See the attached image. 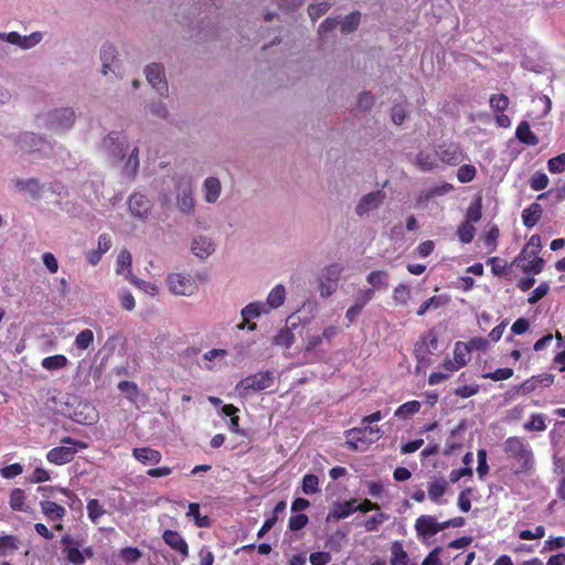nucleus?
Masks as SVG:
<instances>
[{
    "instance_id": "nucleus-1",
    "label": "nucleus",
    "mask_w": 565,
    "mask_h": 565,
    "mask_svg": "<svg viewBox=\"0 0 565 565\" xmlns=\"http://www.w3.org/2000/svg\"><path fill=\"white\" fill-rule=\"evenodd\" d=\"M502 450L513 475H531L535 467V457L531 445L520 436L508 437L502 444Z\"/></svg>"
},
{
    "instance_id": "nucleus-2",
    "label": "nucleus",
    "mask_w": 565,
    "mask_h": 565,
    "mask_svg": "<svg viewBox=\"0 0 565 565\" xmlns=\"http://www.w3.org/2000/svg\"><path fill=\"white\" fill-rule=\"evenodd\" d=\"M345 446L351 451L364 450L380 438V429L363 425L344 431Z\"/></svg>"
},
{
    "instance_id": "nucleus-3",
    "label": "nucleus",
    "mask_w": 565,
    "mask_h": 565,
    "mask_svg": "<svg viewBox=\"0 0 565 565\" xmlns=\"http://www.w3.org/2000/svg\"><path fill=\"white\" fill-rule=\"evenodd\" d=\"M61 446L54 447L46 454V460L51 463L62 466L71 462L78 450L86 449L87 444L72 437H63Z\"/></svg>"
},
{
    "instance_id": "nucleus-4",
    "label": "nucleus",
    "mask_w": 565,
    "mask_h": 565,
    "mask_svg": "<svg viewBox=\"0 0 565 565\" xmlns=\"http://www.w3.org/2000/svg\"><path fill=\"white\" fill-rule=\"evenodd\" d=\"M542 248L541 236L539 234L532 235L519 256L515 258V262H521L525 257H533V260L530 263H523L520 265V268L526 274H540L544 267V259L539 256Z\"/></svg>"
},
{
    "instance_id": "nucleus-5",
    "label": "nucleus",
    "mask_w": 565,
    "mask_h": 565,
    "mask_svg": "<svg viewBox=\"0 0 565 565\" xmlns=\"http://www.w3.org/2000/svg\"><path fill=\"white\" fill-rule=\"evenodd\" d=\"M275 376L271 371H260L244 377L236 384V391L241 395H247L249 392H259L273 386Z\"/></svg>"
},
{
    "instance_id": "nucleus-6",
    "label": "nucleus",
    "mask_w": 565,
    "mask_h": 565,
    "mask_svg": "<svg viewBox=\"0 0 565 565\" xmlns=\"http://www.w3.org/2000/svg\"><path fill=\"white\" fill-rule=\"evenodd\" d=\"M438 348V337L434 329L428 330L419 337L414 345V355L418 363H430L429 354L434 353Z\"/></svg>"
},
{
    "instance_id": "nucleus-7",
    "label": "nucleus",
    "mask_w": 565,
    "mask_h": 565,
    "mask_svg": "<svg viewBox=\"0 0 565 565\" xmlns=\"http://www.w3.org/2000/svg\"><path fill=\"white\" fill-rule=\"evenodd\" d=\"M169 290L179 296H192L198 291V282L191 275L173 273L168 276Z\"/></svg>"
},
{
    "instance_id": "nucleus-8",
    "label": "nucleus",
    "mask_w": 565,
    "mask_h": 565,
    "mask_svg": "<svg viewBox=\"0 0 565 565\" xmlns=\"http://www.w3.org/2000/svg\"><path fill=\"white\" fill-rule=\"evenodd\" d=\"M443 530V522L438 523L433 515H420L415 521V531L418 537H430Z\"/></svg>"
},
{
    "instance_id": "nucleus-9",
    "label": "nucleus",
    "mask_w": 565,
    "mask_h": 565,
    "mask_svg": "<svg viewBox=\"0 0 565 565\" xmlns=\"http://www.w3.org/2000/svg\"><path fill=\"white\" fill-rule=\"evenodd\" d=\"M148 83L158 90L160 95L168 93V83L162 65L153 63L146 68Z\"/></svg>"
},
{
    "instance_id": "nucleus-10",
    "label": "nucleus",
    "mask_w": 565,
    "mask_h": 565,
    "mask_svg": "<svg viewBox=\"0 0 565 565\" xmlns=\"http://www.w3.org/2000/svg\"><path fill=\"white\" fill-rule=\"evenodd\" d=\"M436 156L449 166H457L463 160V153L460 147L456 143L440 145L436 149Z\"/></svg>"
},
{
    "instance_id": "nucleus-11",
    "label": "nucleus",
    "mask_w": 565,
    "mask_h": 565,
    "mask_svg": "<svg viewBox=\"0 0 565 565\" xmlns=\"http://www.w3.org/2000/svg\"><path fill=\"white\" fill-rule=\"evenodd\" d=\"M162 540L171 550L178 552L182 558L189 556V545L178 531L166 530L162 533Z\"/></svg>"
},
{
    "instance_id": "nucleus-12",
    "label": "nucleus",
    "mask_w": 565,
    "mask_h": 565,
    "mask_svg": "<svg viewBox=\"0 0 565 565\" xmlns=\"http://www.w3.org/2000/svg\"><path fill=\"white\" fill-rule=\"evenodd\" d=\"M75 121V113L72 108H62L55 110L51 115L50 126L52 129L58 131L68 129Z\"/></svg>"
},
{
    "instance_id": "nucleus-13",
    "label": "nucleus",
    "mask_w": 565,
    "mask_h": 565,
    "mask_svg": "<svg viewBox=\"0 0 565 565\" xmlns=\"http://www.w3.org/2000/svg\"><path fill=\"white\" fill-rule=\"evenodd\" d=\"M385 199V193L381 190L373 191L362 196L359 201L355 212L358 215L362 216L367 214L370 211L376 209L382 204Z\"/></svg>"
},
{
    "instance_id": "nucleus-14",
    "label": "nucleus",
    "mask_w": 565,
    "mask_h": 565,
    "mask_svg": "<svg viewBox=\"0 0 565 565\" xmlns=\"http://www.w3.org/2000/svg\"><path fill=\"white\" fill-rule=\"evenodd\" d=\"M128 207L135 217L146 218L150 213L151 202L147 196L135 193L128 200Z\"/></svg>"
},
{
    "instance_id": "nucleus-15",
    "label": "nucleus",
    "mask_w": 565,
    "mask_h": 565,
    "mask_svg": "<svg viewBox=\"0 0 565 565\" xmlns=\"http://www.w3.org/2000/svg\"><path fill=\"white\" fill-rule=\"evenodd\" d=\"M452 190H454L452 184H450L448 182H443L439 185L430 186L426 190H423L419 193V195L416 200V204L418 206H425L431 199L445 195Z\"/></svg>"
},
{
    "instance_id": "nucleus-16",
    "label": "nucleus",
    "mask_w": 565,
    "mask_h": 565,
    "mask_svg": "<svg viewBox=\"0 0 565 565\" xmlns=\"http://www.w3.org/2000/svg\"><path fill=\"white\" fill-rule=\"evenodd\" d=\"M263 305L259 302H252L244 307L241 311L242 315V322L237 324V329L243 330L247 328L250 331H254L256 329L255 322H249L252 318H257L262 313Z\"/></svg>"
},
{
    "instance_id": "nucleus-17",
    "label": "nucleus",
    "mask_w": 565,
    "mask_h": 565,
    "mask_svg": "<svg viewBox=\"0 0 565 565\" xmlns=\"http://www.w3.org/2000/svg\"><path fill=\"white\" fill-rule=\"evenodd\" d=\"M355 503H356L355 499H350L344 502H335L332 505L327 520L328 521L329 520L339 521V520L350 516L352 513L355 512Z\"/></svg>"
},
{
    "instance_id": "nucleus-18",
    "label": "nucleus",
    "mask_w": 565,
    "mask_h": 565,
    "mask_svg": "<svg viewBox=\"0 0 565 565\" xmlns=\"http://www.w3.org/2000/svg\"><path fill=\"white\" fill-rule=\"evenodd\" d=\"M177 206L184 214H191L194 211V200L192 189L189 184L179 185Z\"/></svg>"
},
{
    "instance_id": "nucleus-19",
    "label": "nucleus",
    "mask_w": 565,
    "mask_h": 565,
    "mask_svg": "<svg viewBox=\"0 0 565 565\" xmlns=\"http://www.w3.org/2000/svg\"><path fill=\"white\" fill-rule=\"evenodd\" d=\"M132 456L143 465H157L162 459V455L159 450L149 447L135 448Z\"/></svg>"
},
{
    "instance_id": "nucleus-20",
    "label": "nucleus",
    "mask_w": 565,
    "mask_h": 565,
    "mask_svg": "<svg viewBox=\"0 0 565 565\" xmlns=\"http://www.w3.org/2000/svg\"><path fill=\"white\" fill-rule=\"evenodd\" d=\"M40 507L47 521H62L66 514L65 508L53 501H41Z\"/></svg>"
},
{
    "instance_id": "nucleus-21",
    "label": "nucleus",
    "mask_w": 565,
    "mask_h": 565,
    "mask_svg": "<svg viewBox=\"0 0 565 565\" xmlns=\"http://www.w3.org/2000/svg\"><path fill=\"white\" fill-rule=\"evenodd\" d=\"M543 215V207L541 204L534 202L530 204L522 212V221L525 227L532 228L534 227Z\"/></svg>"
},
{
    "instance_id": "nucleus-22",
    "label": "nucleus",
    "mask_w": 565,
    "mask_h": 565,
    "mask_svg": "<svg viewBox=\"0 0 565 565\" xmlns=\"http://www.w3.org/2000/svg\"><path fill=\"white\" fill-rule=\"evenodd\" d=\"M43 142V139L33 132H23L20 135L18 140V145L21 151L28 153L40 150V147Z\"/></svg>"
},
{
    "instance_id": "nucleus-23",
    "label": "nucleus",
    "mask_w": 565,
    "mask_h": 565,
    "mask_svg": "<svg viewBox=\"0 0 565 565\" xmlns=\"http://www.w3.org/2000/svg\"><path fill=\"white\" fill-rule=\"evenodd\" d=\"M192 252L199 258H206L214 252V243L205 236H198L193 239Z\"/></svg>"
},
{
    "instance_id": "nucleus-24",
    "label": "nucleus",
    "mask_w": 565,
    "mask_h": 565,
    "mask_svg": "<svg viewBox=\"0 0 565 565\" xmlns=\"http://www.w3.org/2000/svg\"><path fill=\"white\" fill-rule=\"evenodd\" d=\"M515 137L526 146H536L540 141L539 137L531 130L530 124L525 120L521 121L516 127Z\"/></svg>"
},
{
    "instance_id": "nucleus-25",
    "label": "nucleus",
    "mask_w": 565,
    "mask_h": 565,
    "mask_svg": "<svg viewBox=\"0 0 565 565\" xmlns=\"http://www.w3.org/2000/svg\"><path fill=\"white\" fill-rule=\"evenodd\" d=\"M188 518H192L194 524L198 527H211L213 524L212 519L209 515H202L200 512V504L196 502H191L188 507L186 512Z\"/></svg>"
},
{
    "instance_id": "nucleus-26",
    "label": "nucleus",
    "mask_w": 565,
    "mask_h": 565,
    "mask_svg": "<svg viewBox=\"0 0 565 565\" xmlns=\"http://www.w3.org/2000/svg\"><path fill=\"white\" fill-rule=\"evenodd\" d=\"M20 546V540L13 534H4L0 536V556L6 557L14 554Z\"/></svg>"
},
{
    "instance_id": "nucleus-27",
    "label": "nucleus",
    "mask_w": 565,
    "mask_h": 565,
    "mask_svg": "<svg viewBox=\"0 0 565 565\" xmlns=\"http://www.w3.org/2000/svg\"><path fill=\"white\" fill-rule=\"evenodd\" d=\"M13 182L20 192H29L33 198H39L41 184L38 179H15Z\"/></svg>"
},
{
    "instance_id": "nucleus-28",
    "label": "nucleus",
    "mask_w": 565,
    "mask_h": 565,
    "mask_svg": "<svg viewBox=\"0 0 565 565\" xmlns=\"http://www.w3.org/2000/svg\"><path fill=\"white\" fill-rule=\"evenodd\" d=\"M428 498L439 503V499L445 494L447 490V481L444 478H436L428 483Z\"/></svg>"
},
{
    "instance_id": "nucleus-29",
    "label": "nucleus",
    "mask_w": 565,
    "mask_h": 565,
    "mask_svg": "<svg viewBox=\"0 0 565 565\" xmlns=\"http://www.w3.org/2000/svg\"><path fill=\"white\" fill-rule=\"evenodd\" d=\"M447 302H448L447 296H433V297L428 298L427 300H425L419 306L416 313H417V316L423 317L430 309H439V308L444 307L445 305H447Z\"/></svg>"
},
{
    "instance_id": "nucleus-30",
    "label": "nucleus",
    "mask_w": 565,
    "mask_h": 565,
    "mask_svg": "<svg viewBox=\"0 0 565 565\" xmlns=\"http://www.w3.org/2000/svg\"><path fill=\"white\" fill-rule=\"evenodd\" d=\"M409 562L408 554L399 541L393 542L391 546V565H407Z\"/></svg>"
},
{
    "instance_id": "nucleus-31",
    "label": "nucleus",
    "mask_w": 565,
    "mask_h": 565,
    "mask_svg": "<svg viewBox=\"0 0 565 565\" xmlns=\"http://www.w3.org/2000/svg\"><path fill=\"white\" fill-rule=\"evenodd\" d=\"M25 492L20 488H14L10 492L9 505L13 511L25 512L28 507L25 505Z\"/></svg>"
},
{
    "instance_id": "nucleus-32",
    "label": "nucleus",
    "mask_w": 565,
    "mask_h": 565,
    "mask_svg": "<svg viewBox=\"0 0 565 565\" xmlns=\"http://www.w3.org/2000/svg\"><path fill=\"white\" fill-rule=\"evenodd\" d=\"M422 404L418 401H408L402 404L394 412V416L399 419H407L420 411Z\"/></svg>"
},
{
    "instance_id": "nucleus-33",
    "label": "nucleus",
    "mask_w": 565,
    "mask_h": 565,
    "mask_svg": "<svg viewBox=\"0 0 565 565\" xmlns=\"http://www.w3.org/2000/svg\"><path fill=\"white\" fill-rule=\"evenodd\" d=\"M205 200L209 203H214L221 193V183L216 178H207L204 182Z\"/></svg>"
},
{
    "instance_id": "nucleus-34",
    "label": "nucleus",
    "mask_w": 565,
    "mask_h": 565,
    "mask_svg": "<svg viewBox=\"0 0 565 565\" xmlns=\"http://www.w3.org/2000/svg\"><path fill=\"white\" fill-rule=\"evenodd\" d=\"M285 297H286L285 287L282 285H277L268 294L267 305L271 309H277L284 303Z\"/></svg>"
},
{
    "instance_id": "nucleus-35",
    "label": "nucleus",
    "mask_w": 565,
    "mask_h": 565,
    "mask_svg": "<svg viewBox=\"0 0 565 565\" xmlns=\"http://www.w3.org/2000/svg\"><path fill=\"white\" fill-rule=\"evenodd\" d=\"M482 217V199L480 195L476 196L467 209L466 221L470 223H478Z\"/></svg>"
},
{
    "instance_id": "nucleus-36",
    "label": "nucleus",
    "mask_w": 565,
    "mask_h": 565,
    "mask_svg": "<svg viewBox=\"0 0 565 565\" xmlns=\"http://www.w3.org/2000/svg\"><path fill=\"white\" fill-rule=\"evenodd\" d=\"M390 275L386 270H373L366 276V281L373 288H387Z\"/></svg>"
},
{
    "instance_id": "nucleus-37",
    "label": "nucleus",
    "mask_w": 565,
    "mask_h": 565,
    "mask_svg": "<svg viewBox=\"0 0 565 565\" xmlns=\"http://www.w3.org/2000/svg\"><path fill=\"white\" fill-rule=\"evenodd\" d=\"M68 360L63 354L46 356L42 360L41 365L47 371L60 370L67 365Z\"/></svg>"
},
{
    "instance_id": "nucleus-38",
    "label": "nucleus",
    "mask_w": 565,
    "mask_h": 565,
    "mask_svg": "<svg viewBox=\"0 0 565 565\" xmlns=\"http://www.w3.org/2000/svg\"><path fill=\"white\" fill-rule=\"evenodd\" d=\"M471 359V353L465 342L458 341L454 348V360L461 367L466 366Z\"/></svg>"
},
{
    "instance_id": "nucleus-39",
    "label": "nucleus",
    "mask_w": 565,
    "mask_h": 565,
    "mask_svg": "<svg viewBox=\"0 0 565 565\" xmlns=\"http://www.w3.org/2000/svg\"><path fill=\"white\" fill-rule=\"evenodd\" d=\"M342 271L343 267L338 263L328 265L322 269L320 279L338 284Z\"/></svg>"
},
{
    "instance_id": "nucleus-40",
    "label": "nucleus",
    "mask_w": 565,
    "mask_h": 565,
    "mask_svg": "<svg viewBox=\"0 0 565 565\" xmlns=\"http://www.w3.org/2000/svg\"><path fill=\"white\" fill-rule=\"evenodd\" d=\"M87 515L88 519L94 523L97 524L99 522V519L106 513V510L100 504V502L97 499H90L87 501Z\"/></svg>"
},
{
    "instance_id": "nucleus-41",
    "label": "nucleus",
    "mask_w": 565,
    "mask_h": 565,
    "mask_svg": "<svg viewBox=\"0 0 565 565\" xmlns=\"http://www.w3.org/2000/svg\"><path fill=\"white\" fill-rule=\"evenodd\" d=\"M319 478L313 473H306L301 482V491L303 494L311 495L319 492Z\"/></svg>"
},
{
    "instance_id": "nucleus-42",
    "label": "nucleus",
    "mask_w": 565,
    "mask_h": 565,
    "mask_svg": "<svg viewBox=\"0 0 565 565\" xmlns=\"http://www.w3.org/2000/svg\"><path fill=\"white\" fill-rule=\"evenodd\" d=\"M475 234L476 228L473 226V223L467 221L462 222L457 228L458 238L463 244L472 242Z\"/></svg>"
},
{
    "instance_id": "nucleus-43",
    "label": "nucleus",
    "mask_w": 565,
    "mask_h": 565,
    "mask_svg": "<svg viewBox=\"0 0 565 565\" xmlns=\"http://www.w3.org/2000/svg\"><path fill=\"white\" fill-rule=\"evenodd\" d=\"M361 14L359 11H353L341 21V32L351 33L355 31L360 24Z\"/></svg>"
},
{
    "instance_id": "nucleus-44",
    "label": "nucleus",
    "mask_w": 565,
    "mask_h": 565,
    "mask_svg": "<svg viewBox=\"0 0 565 565\" xmlns=\"http://www.w3.org/2000/svg\"><path fill=\"white\" fill-rule=\"evenodd\" d=\"M138 153H139L138 148H134L125 163L124 172L130 179H134L136 177L138 168H139Z\"/></svg>"
},
{
    "instance_id": "nucleus-45",
    "label": "nucleus",
    "mask_w": 565,
    "mask_h": 565,
    "mask_svg": "<svg viewBox=\"0 0 565 565\" xmlns=\"http://www.w3.org/2000/svg\"><path fill=\"white\" fill-rule=\"evenodd\" d=\"M393 300L395 303L406 306L411 299V288L405 284H399L393 289Z\"/></svg>"
},
{
    "instance_id": "nucleus-46",
    "label": "nucleus",
    "mask_w": 565,
    "mask_h": 565,
    "mask_svg": "<svg viewBox=\"0 0 565 565\" xmlns=\"http://www.w3.org/2000/svg\"><path fill=\"white\" fill-rule=\"evenodd\" d=\"M295 341V334L291 330L285 328L280 329L279 332L275 335L273 343L275 345H279L286 349H289Z\"/></svg>"
},
{
    "instance_id": "nucleus-47",
    "label": "nucleus",
    "mask_w": 565,
    "mask_h": 565,
    "mask_svg": "<svg viewBox=\"0 0 565 565\" xmlns=\"http://www.w3.org/2000/svg\"><path fill=\"white\" fill-rule=\"evenodd\" d=\"M490 107L495 113H503L508 109L510 100L504 94H493L489 99Z\"/></svg>"
},
{
    "instance_id": "nucleus-48",
    "label": "nucleus",
    "mask_w": 565,
    "mask_h": 565,
    "mask_svg": "<svg viewBox=\"0 0 565 565\" xmlns=\"http://www.w3.org/2000/svg\"><path fill=\"white\" fill-rule=\"evenodd\" d=\"M523 428L527 431H543L546 429L545 416L542 414H533Z\"/></svg>"
},
{
    "instance_id": "nucleus-49",
    "label": "nucleus",
    "mask_w": 565,
    "mask_h": 565,
    "mask_svg": "<svg viewBox=\"0 0 565 565\" xmlns=\"http://www.w3.org/2000/svg\"><path fill=\"white\" fill-rule=\"evenodd\" d=\"M116 50L113 45H104L100 51V60L103 62V74L106 75L110 70V65L115 60Z\"/></svg>"
},
{
    "instance_id": "nucleus-50",
    "label": "nucleus",
    "mask_w": 565,
    "mask_h": 565,
    "mask_svg": "<svg viewBox=\"0 0 565 565\" xmlns=\"http://www.w3.org/2000/svg\"><path fill=\"white\" fill-rule=\"evenodd\" d=\"M416 163L423 171H431L437 168V163L433 156L424 151L417 153Z\"/></svg>"
},
{
    "instance_id": "nucleus-51",
    "label": "nucleus",
    "mask_w": 565,
    "mask_h": 565,
    "mask_svg": "<svg viewBox=\"0 0 565 565\" xmlns=\"http://www.w3.org/2000/svg\"><path fill=\"white\" fill-rule=\"evenodd\" d=\"M63 553L68 563L73 565H84V553H82V551H79L77 546L66 547L63 550Z\"/></svg>"
},
{
    "instance_id": "nucleus-52",
    "label": "nucleus",
    "mask_w": 565,
    "mask_h": 565,
    "mask_svg": "<svg viewBox=\"0 0 565 565\" xmlns=\"http://www.w3.org/2000/svg\"><path fill=\"white\" fill-rule=\"evenodd\" d=\"M94 342V333L90 329L81 331L75 338V345L79 350H86Z\"/></svg>"
},
{
    "instance_id": "nucleus-53",
    "label": "nucleus",
    "mask_w": 565,
    "mask_h": 565,
    "mask_svg": "<svg viewBox=\"0 0 565 565\" xmlns=\"http://www.w3.org/2000/svg\"><path fill=\"white\" fill-rule=\"evenodd\" d=\"M119 556L126 563H136L141 558L142 553L137 547L126 546L119 551Z\"/></svg>"
},
{
    "instance_id": "nucleus-54",
    "label": "nucleus",
    "mask_w": 565,
    "mask_h": 565,
    "mask_svg": "<svg viewBox=\"0 0 565 565\" xmlns=\"http://www.w3.org/2000/svg\"><path fill=\"white\" fill-rule=\"evenodd\" d=\"M117 386L120 392L127 393V398L129 401L136 402L137 396L139 395V388L135 382L120 381Z\"/></svg>"
},
{
    "instance_id": "nucleus-55",
    "label": "nucleus",
    "mask_w": 565,
    "mask_h": 565,
    "mask_svg": "<svg viewBox=\"0 0 565 565\" xmlns=\"http://www.w3.org/2000/svg\"><path fill=\"white\" fill-rule=\"evenodd\" d=\"M131 263H132L131 254L127 249H122L117 256V262H116L117 274L124 273L125 269H127L130 273Z\"/></svg>"
},
{
    "instance_id": "nucleus-56",
    "label": "nucleus",
    "mask_w": 565,
    "mask_h": 565,
    "mask_svg": "<svg viewBox=\"0 0 565 565\" xmlns=\"http://www.w3.org/2000/svg\"><path fill=\"white\" fill-rule=\"evenodd\" d=\"M477 170L472 164H462L457 171V178L461 183H468L476 178Z\"/></svg>"
},
{
    "instance_id": "nucleus-57",
    "label": "nucleus",
    "mask_w": 565,
    "mask_h": 565,
    "mask_svg": "<svg viewBox=\"0 0 565 565\" xmlns=\"http://www.w3.org/2000/svg\"><path fill=\"white\" fill-rule=\"evenodd\" d=\"M513 370L510 367L497 369L493 372H489L482 375L484 379H490L494 382L509 380L513 376Z\"/></svg>"
},
{
    "instance_id": "nucleus-58",
    "label": "nucleus",
    "mask_w": 565,
    "mask_h": 565,
    "mask_svg": "<svg viewBox=\"0 0 565 565\" xmlns=\"http://www.w3.org/2000/svg\"><path fill=\"white\" fill-rule=\"evenodd\" d=\"M547 168L551 173H562L565 171V152L551 158L547 161Z\"/></svg>"
},
{
    "instance_id": "nucleus-59",
    "label": "nucleus",
    "mask_w": 565,
    "mask_h": 565,
    "mask_svg": "<svg viewBox=\"0 0 565 565\" xmlns=\"http://www.w3.org/2000/svg\"><path fill=\"white\" fill-rule=\"evenodd\" d=\"M548 177L544 172H535L530 181L531 189L534 191L544 190L548 185Z\"/></svg>"
},
{
    "instance_id": "nucleus-60",
    "label": "nucleus",
    "mask_w": 565,
    "mask_h": 565,
    "mask_svg": "<svg viewBox=\"0 0 565 565\" xmlns=\"http://www.w3.org/2000/svg\"><path fill=\"white\" fill-rule=\"evenodd\" d=\"M309 522V518L303 513L292 514L288 521L290 531H299L303 529Z\"/></svg>"
},
{
    "instance_id": "nucleus-61",
    "label": "nucleus",
    "mask_w": 565,
    "mask_h": 565,
    "mask_svg": "<svg viewBox=\"0 0 565 565\" xmlns=\"http://www.w3.org/2000/svg\"><path fill=\"white\" fill-rule=\"evenodd\" d=\"M331 4L327 1L319 2L317 4H310L308 7V14L312 21H316L321 15H323L329 9Z\"/></svg>"
},
{
    "instance_id": "nucleus-62",
    "label": "nucleus",
    "mask_w": 565,
    "mask_h": 565,
    "mask_svg": "<svg viewBox=\"0 0 565 565\" xmlns=\"http://www.w3.org/2000/svg\"><path fill=\"white\" fill-rule=\"evenodd\" d=\"M550 291V285L547 282H541L530 295L527 298V302L530 305H534L539 302L542 298H544Z\"/></svg>"
},
{
    "instance_id": "nucleus-63",
    "label": "nucleus",
    "mask_w": 565,
    "mask_h": 565,
    "mask_svg": "<svg viewBox=\"0 0 565 565\" xmlns=\"http://www.w3.org/2000/svg\"><path fill=\"white\" fill-rule=\"evenodd\" d=\"M23 472V466L21 463H12L4 466L0 469V475L4 479H13Z\"/></svg>"
},
{
    "instance_id": "nucleus-64",
    "label": "nucleus",
    "mask_w": 565,
    "mask_h": 565,
    "mask_svg": "<svg viewBox=\"0 0 565 565\" xmlns=\"http://www.w3.org/2000/svg\"><path fill=\"white\" fill-rule=\"evenodd\" d=\"M387 519L388 515L383 512L379 513L377 515H372L364 522V527L369 532L376 531L377 527Z\"/></svg>"
}]
</instances>
